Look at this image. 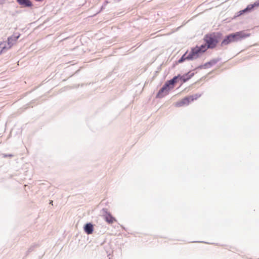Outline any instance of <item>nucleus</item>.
I'll return each mask as SVG.
<instances>
[{"label": "nucleus", "instance_id": "1", "mask_svg": "<svg viewBox=\"0 0 259 259\" xmlns=\"http://www.w3.org/2000/svg\"><path fill=\"white\" fill-rule=\"evenodd\" d=\"M204 41L209 49L214 48L219 42V36L215 33L207 34L204 37Z\"/></svg>", "mask_w": 259, "mask_h": 259}, {"label": "nucleus", "instance_id": "2", "mask_svg": "<svg viewBox=\"0 0 259 259\" xmlns=\"http://www.w3.org/2000/svg\"><path fill=\"white\" fill-rule=\"evenodd\" d=\"M232 42H237L241 40L243 38L250 35L249 33H246L244 31H240L229 34Z\"/></svg>", "mask_w": 259, "mask_h": 259}, {"label": "nucleus", "instance_id": "3", "mask_svg": "<svg viewBox=\"0 0 259 259\" xmlns=\"http://www.w3.org/2000/svg\"><path fill=\"white\" fill-rule=\"evenodd\" d=\"M171 90L170 87L166 83H164L162 87L159 90L156 94V98H162L168 94L169 91Z\"/></svg>", "mask_w": 259, "mask_h": 259}, {"label": "nucleus", "instance_id": "4", "mask_svg": "<svg viewBox=\"0 0 259 259\" xmlns=\"http://www.w3.org/2000/svg\"><path fill=\"white\" fill-rule=\"evenodd\" d=\"M102 211L104 220L108 224H112L116 221L115 218L112 215L111 213L108 211L107 208H103Z\"/></svg>", "mask_w": 259, "mask_h": 259}, {"label": "nucleus", "instance_id": "5", "mask_svg": "<svg viewBox=\"0 0 259 259\" xmlns=\"http://www.w3.org/2000/svg\"><path fill=\"white\" fill-rule=\"evenodd\" d=\"M202 54L200 53V51L199 50L196 49L194 48H191L189 54L188 55L187 60H193L197 59Z\"/></svg>", "mask_w": 259, "mask_h": 259}, {"label": "nucleus", "instance_id": "6", "mask_svg": "<svg viewBox=\"0 0 259 259\" xmlns=\"http://www.w3.org/2000/svg\"><path fill=\"white\" fill-rule=\"evenodd\" d=\"M20 36V34L17 33V34H14L12 36L8 37L7 39V41H6V45L7 46L8 48L10 49L15 43V42H16L17 39L19 38Z\"/></svg>", "mask_w": 259, "mask_h": 259}, {"label": "nucleus", "instance_id": "7", "mask_svg": "<svg viewBox=\"0 0 259 259\" xmlns=\"http://www.w3.org/2000/svg\"><path fill=\"white\" fill-rule=\"evenodd\" d=\"M179 77H180V74L175 76L171 79L167 80L166 83L172 89L175 87L176 83L180 80Z\"/></svg>", "mask_w": 259, "mask_h": 259}, {"label": "nucleus", "instance_id": "8", "mask_svg": "<svg viewBox=\"0 0 259 259\" xmlns=\"http://www.w3.org/2000/svg\"><path fill=\"white\" fill-rule=\"evenodd\" d=\"M83 230L88 235H90L94 232V226L91 223H87L83 226Z\"/></svg>", "mask_w": 259, "mask_h": 259}, {"label": "nucleus", "instance_id": "9", "mask_svg": "<svg viewBox=\"0 0 259 259\" xmlns=\"http://www.w3.org/2000/svg\"><path fill=\"white\" fill-rule=\"evenodd\" d=\"M194 75V73H190V71H189L182 75L180 74L179 79L180 80L182 81L183 82H186L191 79Z\"/></svg>", "mask_w": 259, "mask_h": 259}, {"label": "nucleus", "instance_id": "10", "mask_svg": "<svg viewBox=\"0 0 259 259\" xmlns=\"http://www.w3.org/2000/svg\"><path fill=\"white\" fill-rule=\"evenodd\" d=\"M17 2L22 7H31L32 4L30 0H16Z\"/></svg>", "mask_w": 259, "mask_h": 259}, {"label": "nucleus", "instance_id": "11", "mask_svg": "<svg viewBox=\"0 0 259 259\" xmlns=\"http://www.w3.org/2000/svg\"><path fill=\"white\" fill-rule=\"evenodd\" d=\"M220 60H221V58H217L213 59L210 60L209 61H208V62L205 63V64H204V66L205 67H206V68H210L211 66H212L213 65H214L215 64H217Z\"/></svg>", "mask_w": 259, "mask_h": 259}, {"label": "nucleus", "instance_id": "12", "mask_svg": "<svg viewBox=\"0 0 259 259\" xmlns=\"http://www.w3.org/2000/svg\"><path fill=\"white\" fill-rule=\"evenodd\" d=\"M189 103L190 102L188 100V98L187 97H185L180 101L177 102L176 103V106L181 107L185 105H188L189 104Z\"/></svg>", "mask_w": 259, "mask_h": 259}, {"label": "nucleus", "instance_id": "13", "mask_svg": "<svg viewBox=\"0 0 259 259\" xmlns=\"http://www.w3.org/2000/svg\"><path fill=\"white\" fill-rule=\"evenodd\" d=\"M196 49L199 50L200 51V53L202 54L204 52H205L208 49H209L208 47V46L205 44L201 45L200 46L198 47V46L195 47Z\"/></svg>", "mask_w": 259, "mask_h": 259}, {"label": "nucleus", "instance_id": "14", "mask_svg": "<svg viewBox=\"0 0 259 259\" xmlns=\"http://www.w3.org/2000/svg\"><path fill=\"white\" fill-rule=\"evenodd\" d=\"M231 42H233L232 41V39L231 38L230 35L228 34L226 35L223 41L221 42V46H223L224 45H227Z\"/></svg>", "mask_w": 259, "mask_h": 259}, {"label": "nucleus", "instance_id": "15", "mask_svg": "<svg viewBox=\"0 0 259 259\" xmlns=\"http://www.w3.org/2000/svg\"><path fill=\"white\" fill-rule=\"evenodd\" d=\"M0 48H1V50L0 51V55L3 52H4L8 49H10L6 45V41L1 42Z\"/></svg>", "mask_w": 259, "mask_h": 259}, {"label": "nucleus", "instance_id": "16", "mask_svg": "<svg viewBox=\"0 0 259 259\" xmlns=\"http://www.w3.org/2000/svg\"><path fill=\"white\" fill-rule=\"evenodd\" d=\"M187 53H188V51L185 52V53L182 56V57L178 60V63H182L183 62H184L185 60H187L188 55L186 56Z\"/></svg>", "mask_w": 259, "mask_h": 259}, {"label": "nucleus", "instance_id": "17", "mask_svg": "<svg viewBox=\"0 0 259 259\" xmlns=\"http://www.w3.org/2000/svg\"><path fill=\"white\" fill-rule=\"evenodd\" d=\"M244 10L246 13L251 12L253 10V5H251V4L248 5Z\"/></svg>", "mask_w": 259, "mask_h": 259}, {"label": "nucleus", "instance_id": "18", "mask_svg": "<svg viewBox=\"0 0 259 259\" xmlns=\"http://www.w3.org/2000/svg\"><path fill=\"white\" fill-rule=\"evenodd\" d=\"M245 13H246L245 10L243 9L242 10H241V11L238 12L237 13L236 15L234 16V17H239V16H241V15H243V14H244Z\"/></svg>", "mask_w": 259, "mask_h": 259}, {"label": "nucleus", "instance_id": "19", "mask_svg": "<svg viewBox=\"0 0 259 259\" xmlns=\"http://www.w3.org/2000/svg\"><path fill=\"white\" fill-rule=\"evenodd\" d=\"M202 95V94H194V95H193V96L195 100L197 99L198 98H199V97H200Z\"/></svg>", "mask_w": 259, "mask_h": 259}, {"label": "nucleus", "instance_id": "20", "mask_svg": "<svg viewBox=\"0 0 259 259\" xmlns=\"http://www.w3.org/2000/svg\"><path fill=\"white\" fill-rule=\"evenodd\" d=\"M251 5H253V9L255 7H258L259 6V0L256 1V2H255L253 4H251Z\"/></svg>", "mask_w": 259, "mask_h": 259}, {"label": "nucleus", "instance_id": "21", "mask_svg": "<svg viewBox=\"0 0 259 259\" xmlns=\"http://www.w3.org/2000/svg\"><path fill=\"white\" fill-rule=\"evenodd\" d=\"M187 97L188 98V100H189L190 102H192V101L195 100L193 95L189 96H187Z\"/></svg>", "mask_w": 259, "mask_h": 259}, {"label": "nucleus", "instance_id": "22", "mask_svg": "<svg viewBox=\"0 0 259 259\" xmlns=\"http://www.w3.org/2000/svg\"><path fill=\"white\" fill-rule=\"evenodd\" d=\"M187 97L188 98V100H189L190 102H192V101L195 100L193 95L189 96H187Z\"/></svg>", "mask_w": 259, "mask_h": 259}, {"label": "nucleus", "instance_id": "23", "mask_svg": "<svg viewBox=\"0 0 259 259\" xmlns=\"http://www.w3.org/2000/svg\"><path fill=\"white\" fill-rule=\"evenodd\" d=\"M202 68L206 69V67H205L204 66V64L203 65H200L199 66H198L196 69H202Z\"/></svg>", "mask_w": 259, "mask_h": 259}, {"label": "nucleus", "instance_id": "24", "mask_svg": "<svg viewBox=\"0 0 259 259\" xmlns=\"http://www.w3.org/2000/svg\"><path fill=\"white\" fill-rule=\"evenodd\" d=\"M33 250V246H31L28 250V252H31Z\"/></svg>", "mask_w": 259, "mask_h": 259}, {"label": "nucleus", "instance_id": "25", "mask_svg": "<svg viewBox=\"0 0 259 259\" xmlns=\"http://www.w3.org/2000/svg\"><path fill=\"white\" fill-rule=\"evenodd\" d=\"M3 157H8V155L6 154H3Z\"/></svg>", "mask_w": 259, "mask_h": 259}, {"label": "nucleus", "instance_id": "26", "mask_svg": "<svg viewBox=\"0 0 259 259\" xmlns=\"http://www.w3.org/2000/svg\"><path fill=\"white\" fill-rule=\"evenodd\" d=\"M12 156H13V155H12V154H9L8 155V157H11Z\"/></svg>", "mask_w": 259, "mask_h": 259}, {"label": "nucleus", "instance_id": "27", "mask_svg": "<svg viewBox=\"0 0 259 259\" xmlns=\"http://www.w3.org/2000/svg\"><path fill=\"white\" fill-rule=\"evenodd\" d=\"M53 201L52 200H51V201H50V204H53Z\"/></svg>", "mask_w": 259, "mask_h": 259}, {"label": "nucleus", "instance_id": "28", "mask_svg": "<svg viewBox=\"0 0 259 259\" xmlns=\"http://www.w3.org/2000/svg\"><path fill=\"white\" fill-rule=\"evenodd\" d=\"M199 242H202V243H208L207 242H204V241H199Z\"/></svg>", "mask_w": 259, "mask_h": 259}]
</instances>
